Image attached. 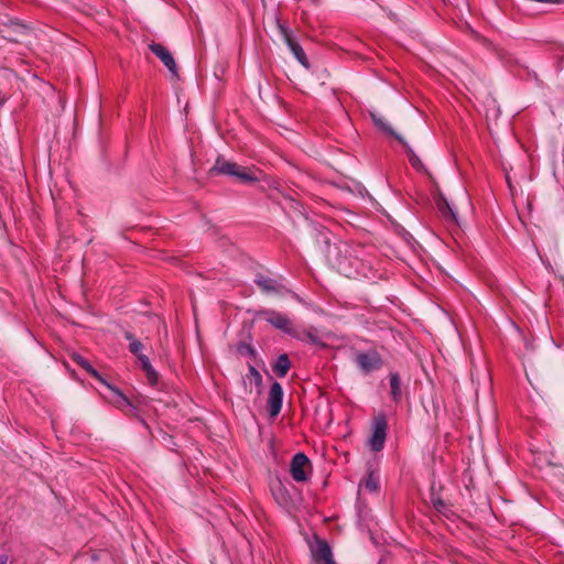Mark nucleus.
<instances>
[{
  "instance_id": "dca6fc26",
  "label": "nucleus",
  "mask_w": 564,
  "mask_h": 564,
  "mask_svg": "<svg viewBox=\"0 0 564 564\" xmlns=\"http://www.w3.org/2000/svg\"><path fill=\"white\" fill-rule=\"evenodd\" d=\"M74 361L83 367L89 375L95 377L100 382H104V378L98 373V371L89 364L87 359H85L83 356L75 354L73 356Z\"/></svg>"
},
{
  "instance_id": "1a4fd4ad",
  "label": "nucleus",
  "mask_w": 564,
  "mask_h": 564,
  "mask_svg": "<svg viewBox=\"0 0 564 564\" xmlns=\"http://www.w3.org/2000/svg\"><path fill=\"white\" fill-rule=\"evenodd\" d=\"M243 383L246 391H248L250 394H252L253 392L256 394H260L262 377L253 366L249 367V371L243 378Z\"/></svg>"
},
{
  "instance_id": "aec40b11",
  "label": "nucleus",
  "mask_w": 564,
  "mask_h": 564,
  "mask_svg": "<svg viewBox=\"0 0 564 564\" xmlns=\"http://www.w3.org/2000/svg\"><path fill=\"white\" fill-rule=\"evenodd\" d=\"M437 206H438V209L441 210V213L443 214V216L449 217L453 220L456 219V215H455L454 210L452 209L447 199L441 193H438Z\"/></svg>"
},
{
  "instance_id": "f03ea898",
  "label": "nucleus",
  "mask_w": 564,
  "mask_h": 564,
  "mask_svg": "<svg viewBox=\"0 0 564 564\" xmlns=\"http://www.w3.org/2000/svg\"><path fill=\"white\" fill-rule=\"evenodd\" d=\"M312 465L311 460L307 458V456L303 453H297L293 456L291 460L290 471L292 475V478L297 481L302 482L307 480L308 471H311Z\"/></svg>"
},
{
  "instance_id": "4be33fe9",
  "label": "nucleus",
  "mask_w": 564,
  "mask_h": 564,
  "mask_svg": "<svg viewBox=\"0 0 564 564\" xmlns=\"http://www.w3.org/2000/svg\"><path fill=\"white\" fill-rule=\"evenodd\" d=\"M362 486L370 492H377L379 488V481L372 471L368 474V477L364 480Z\"/></svg>"
},
{
  "instance_id": "b1692460",
  "label": "nucleus",
  "mask_w": 564,
  "mask_h": 564,
  "mask_svg": "<svg viewBox=\"0 0 564 564\" xmlns=\"http://www.w3.org/2000/svg\"><path fill=\"white\" fill-rule=\"evenodd\" d=\"M431 502L434 506V508L441 513H446V511L448 510L447 502L434 492L431 494Z\"/></svg>"
},
{
  "instance_id": "a878e982",
  "label": "nucleus",
  "mask_w": 564,
  "mask_h": 564,
  "mask_svg": "<svg viewBox=\"0 0 564 564\" xmlns=\"http://www.w3.org/2000/svg\"><path fill=\"white\" fill-rule=\"evenodd\" d=\"M9 556L7 554H0V564H8Z\"/></svg>"
},
{
  "instance_id": "f3484780",
  "label": "nucleus",
  "mask_w": 564,
  "mask_h": 564,
  "mask_svg": "<svg viewBox=\"0 0 564 564\" xmlns=\"http://www.w3.org/2000/svg\"><path fill=\"white\" fill-rule=\"evenodd\" d=\"M371 117H372V120L376 123V126L379 127L382 131L395 137L400 142H403V139L392 130L390 124L386 121V119L382 116L377 115V113H371Z\"/></svg>"
},
{
  "instance_id": "5701e85b",
  "label": "nucleus",
  "mask_w": 564,
  "mask_h": 564,
  "mask_svg": "<svg viewBox=\"0 0 564 564\" xmlns=\"http://www.w3.org/2000/svg\"><path fill=\"white\" fill-rule=\"evenodd\" d=\"M246 433L252 436L250 442L257 445L261 441L262 427L259 424L249 425V429H246Z\"/></svg>"
},
{
  "instance_id": "2eb2a0df",
  "label": "nucleus",
  "mask_w": 564,
  "mask_h": 564,
  "mask_svg": "<svg viewBox=\"0 0 564 564\" xmlns=\"http://www.w3.org/2000/svg\"><path fill=\"white\" fill-rule=\"evenodd\" d=\"M341 252V248L337 246L329 245L327 248V258L334 265L338 268V270H344Z\"/></svg>"
},
{
  "instance_id": "f8f14e48",
  "label": "nucleus",
  "mask_w": 564,
  "mask_h": 564,
  "mask_svg": "<svg viewBox=\"0 0 564 564\" xmlns=\"http://www.w3.org/2000/svg\"><path fill=\"white\" fill-rule=\"evenodd\" d=\"M265 321L270 323L278 329L289 332L290 330V321L285 315L275 312H267Z\"/></svg>"
},
{
  "instance_id": "423d86ee",
  "label": "nucleus",
  "mask_w": 564,
  "mask_h": 564,
  "mask_svg": "<svg viewBox=\"0 0 564 564\" xmlns=\"http://www.w3.org/2000/svg\"><path fill=\"white\" fill-rule=\"evenodd\" d=\"M388 425H373L368 438V445L372 452H380L384 447Z\"/></svg>"
},
{
  "instance_id": "20e7f679",
  "label": "nucleus",
  "mask_w": 564,
  "mask_h": 564,
  "mask_svg": "<svg viewBox=\"0 0 564 564\" xmlns=\"http://www.w3.org/2000/svg\"><path fill=\"white\" fill-rule=\"evenodd\" d=\"M108 390V394L105 395V398L112 403L115 406L121 410H126L128 408H132V402L130 399L124 395L118 388L111 386L108 383L105 379L104 382H101Z\"/></svg>"
},
{
  "instance_id": "a211bd4d",
  "label": "nucleus",
  "mask_w": 564,
  "mask_h": 564,
  "mask_svg": "<svg viewBox=\"0 0 564 564\" xmlns=\"http://www.w3.org/2000/svg\"><path fill=\"white\" fill-rule=\"evenodd\" d=\"M236 177L243 183H254L260 180V172L240 167Z\"/></svg>"
},
{
  "instance_id": "f257e3e1",
  "label": "nucleus",
  "mask_w": 564,
  "mask_h": 564,
  "mask_svg": "<svg viewBox=\"0 0 564 564\" xmlns=\"http://www.w3.org/2000/svg\"><path fill=\"white\" fill-rule=\"evenodd\" d=\"M126 337L128 340H130L129 349L132 354H134L138 357V360L140 361L141 367L147 375L148 381L152 386L156 384L159 381V375L151 366L149 358L145 355L140 354L142 349V344L138 339H135L131 334H127Z\"/></svg>"
},
{
  "instance_id": "6ab92c4d",
  "label": "nucleus",
  "mask_w": 564,
  "mask_h": 564,
  "mask_svg": "<svg viewBox=\"0 0 564 564\" xmlns=\"http://www.w3.org/2000/svg\"><path fill=\"white\" fill-rule=\"evenodd\" d=\"M290 366H291V364H290V360H289L288 356L286 355H281L278 358L273 369H274V371L276 372L278 376L284 377L288 373V371L290 369Z\"/></svg>"
},
{
  "instance_id": "9b49d317",
  "label": "nucleus",
  "mask_w": 564,
  "mask_h": 564,
  "mask_svg": "<svg viewBox=\"0 0 564 564\" xmlns=\"http://www.w3.org/2000/svg\"><path fill=\"white\" fill-rule=\"evenodd\" d=\"M280 30L284 36V40L289 46V48L291 50V52L294 54L295 58L304 66V67H308V62H307V58H306V55L303 51V48L297 44L295 43L291 35L288 33V31L283 28V26H280Z\"/></svg>"
},
{
  "instance_id": "cd10ccee",
  "label": "nucleus",
  "mask_w": 564,
  "mask_h": 564,
  "mask_svg": "<svg viewBox=\"0 0 564 564\" xmlns=\"http://www.w3.org/2000/svg\"><path fill=\"white\" fill-rule=\"evenodd\" d=\"M506 180H507L508 184L510 185V181H509V176L508 175L506 176Z\"/></svg>"
},
{
  "instance_id": "ddd939ff",
  "label": "nucleus",
  "mask_w": 564,
  "mask_h": 564,
  "mask_svg": "<svg viewBox=\"0 0 564 564\" xmlns=\"http://www.w3.org/2000/svg\"><path fill=\"white\" fill-rule=\"evenodd\" d=\"M240 167L241 166L236 163L218 159L212 169V172L236 176Z\"/></svg>"
},
{
  "instance_id": "6e6552de",
  "label": "nucleus",
  "mask_w": 564,
  "mask_h": 564,
  "mask_svg": "<svg viewBox=\"0 0 564 564\" xmlns=\"http://www.w3.org/2000/svg\"><path fill=\"white\" fill-rule=\"evenodd\" d=\"M313 556L317 562H323L324 564H337L333 557L332 549L325 540H316Z\"/></svg>"
},
{
  "instance_id": "412c9836",
  "label": "nucleus",
  "mask_w": 564,
  "mask_h": 564,
  "mask_svg": "<svg viewBox=\"0 0 564 564\" xmlns=\"http://www.w3.org/2000/svg\"><path fill=\"white\" fill-rule=\"evenodd\" d=\"M390 389L392 398L399 400L401 397V382L397 373H391L390 376Z\"/></svg>"
},
{
  "instance_id": "39448f33",
  "label": "nucleus",
  "mask_w": 564,
  "mask_h": 564,
  "mask_svg": "<svg viewBox=\"0 0 564 564\" xmlns=\"http://www.w3.org/2000/svg\"><path fill=\"white\" fill-rule=\"evenodd\" d=\"M358 367L365 371L370 372L381 367L382 361L377 351L360 352L356 356Z\"/></svg>"
},
{
  "instance_id": "7ed1b4c3",
  "label": "nucleus",
  "mask_w": 564,
  "mask_h": 564,
  "mask_svg": "<svg viewBox=\"0 0 564 564\" xmlns=\"http://www.w3.org/2000/svg\"><path fill=\"white\" fill-rule=\"evenodd\" d=\"M283 402V390L280 383L273 382L270 388L268 400H267V410L270 415V419H275L281 411Z\"/></svg>"
},
{
  "instance_id": "9d476101",
  "label": "nucleus",
  "mask_w": 564,
  "mask_h": 564,
  "mask_svg": "<svg viewBox=\"0 0 564 564\" xmlns=\"http://www.w3.org/2000/svg\"><path fill=\"white\" fill-rule=\"evenodd\" d=\"M147 426L150 427L149 425ZM166 426L169 427V431L163 430L161 425H155V429H149V433L154 440L161 442L167 448H172V446L176 445L174 443L173 435L171 434L172 425Z\"/></svg>"
},
{
  "instance_id": "0eeeda50",
  "label": "nucleus",
  "mask_w": 564,
  "mask_h": 564,
  "mask_svg": "<svg viewBox=\"0 0 564 564\" xmlns=\"http://www.w3.org/2000/svg\"><path fill=\"white\" fill-rule=\"evenodd\" d=\"M150 50L162 61L165 67L173 74L177 75V65L172 54L161 44H150Z\"/></svg>"
},
{
  "instance_id": "4468645a",
  "label": "nucleus",
  "mask_w": 564,
  "mask_h": 564,
  "mask_svg": "<svg viewBox=\"0 0 564 564\" xmlns=\"http://www.w3.org/2000/svg\"><path fill=\"white\" fill-rule=\"evenodd\" d=\"M256 283L260 286V289L264 293H268V294L279 293L282 290L280 284H278L274 280L269 279V278L259 276V278H257Z\"/></svg>"
},
{
  "instance_id": "393cba45",
  "label": "nucleus",
  "mask_w": 564,
  "mask_h": 564,
  "mask_svg": "<svg viewBox=\"0 0 564 564\" xmlns=\"http://www.w3.org/2000/svg\"><path fill=\"white\" fill-rule=\"evenodd\" d=\"M403 145L405 147L406 149V152H408V156H409V160L411 162V164L417 169V170H422L423 169V164L421 162V160L417 158V155L413 152V150L411 148H409V145L403 141L402 142Z\"/></svg>"
},
{
  "instance_id": "bb28decb",
  "label": "nucleus",
  "mask_w": 564,
  "mask_h": 564,
  "mask_svg": "<svg viewBox=\"0 0 564 564\" xmlns=\"http://www.w3.org/2000/svg\"><path fill=\"white\" fill-rule=\"evenodd\" d=\"M386 421H387L386 416H379L376 419L375 423L380 424V423H386Z\"/></svg>"
}]
</instances>
